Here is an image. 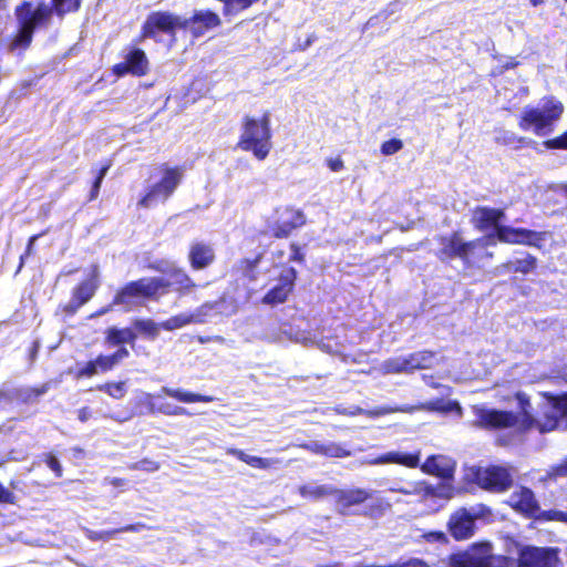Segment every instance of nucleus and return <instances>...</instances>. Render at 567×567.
<instances>
[{
	"label": "nucleus",
	"mask_w": 567,
	"mask_h": 567,
	"mask_svg": "<svg viewBox=\"0 0 567 567\" xmlns=\"http://www.w3.org/2000/svg\"><path fill=\"white\" fill-rule=\"evenodd\" d=\"M18 29L11 39L9 50L11 52L27 51L33 41L38 30L47 29L52 20V9L41 2L34 4L32 1L23 0L14 8Z\"/></svg>",
	"instance_id": "1"
},
{
	"label": "nucleus",
	"mask_w": 567,
	"mask_h": 567,
	"mask_svg": "<svg viewBox=\"0 0 567 567\" xmlns=\"http://www.w3.org/2000/svg\"><path fill=\"white\" fill-rule=\"evenodd\" d=\"M565 112L564 103L555 95H545L539 104L526 105L517 116V125L523 132L545 136L554 132L556 123Z\"/></svg>",
	"instance_id": "2"
},
{
	"label": "nucleus",
	"mask_w": 567,
	"mask_h": 567,
	"mask_svg": "<svg viewBox=\"0 0 567 567\" xmlns=\"http://www.w3.org/2000/svg\"><path fill=\"white\" fill-rule=\"evenodd\" d=\"M105 343L109 347H117V349L109 354L100 353L95 359L78 364L73 372L76 380L91 379L100 373H107L130 357L128 349L124 347L126 344L125 328H107L105 330Z\"/></svg>",
	"instance_id": "3"
},
{
	"label": "nucleus",
	"mask_w": 567,
	"mask_h": 567,
	"mask_svg": "<svg viewBox=\"0 0 567 567\" xmlns=\"http://www.w3.org/2000/svg\"><path fill=\"white\" fill-rule=\"evenodd\" d=\"M236 147L249 152L258 161H264L272 148L270 112L265 111L259 118L245 115L241 120V133Z\"/></svg>",
	"instance_id": "4"
},
{
	"label": "nucleus",
	"mask_w": 567,
	"mask_h": 567,
	"mask_svg": "<svg viewBox=\"0 0 567 567\" xmlns=\"http://www.w3.org/2000/svg\"><path fill=\"white\" fill-rule=\"evenodd\" d=\"M373 492L360 487L354 488H333V496L339 513L347 515L350 507L368 503L361 511V515L368 518L377 519L382 517L392 507L391 502L384 497L373 498Z\"/></svg>",
	"instance_id": "5"
},
{
	"label": "nucleus",
	"mask_w": 567,
	"mask_h": 567,
	"mask_svg": "<svg viewBox=\"0 0 567 567\" xmlns=\"http://www.w3.org/2000/svg\"><path fill=\"white\" fill-rule=\"evenodd\" d=\"M166 287L163 277H142L121 286L114 293V303H118L122 310L130 311L141 301H158L161 290Z\"/></svg>",
	"instance_id": "6"
},
{
	"label": "nucleus",
	"mask_w": 567,
	"mask_h": 567,
	"mask_svg": "<svg viewBox=\"0 0 567 567\" xmlns=\"http://www.w3.org/2000/svg\"><path fill=\"white\" fill-rule=\"evenodd\" d=\"M509 507L527 519L539 523L559 522L567 524V511L542 509L532 488L520 485L515 489L507 502Z\"/></svg>",
	"instance_id": "7"
},
{
	"label": "nucleus",
	"mask_w": 567,
	"mask_h": 567,
	"mask_svg": "<svg viewBox=\"0 0 567 567\" xmlns=\"http://www.w3.org/2000/svg\"><path fill=\"white\" fill-rule=\"evenodd\" d=\"M511 559L504 555H493L488 542L475 543L465 550L451 553L446 557L447 567H508Z\"/></svg>",
	"instance_id": "8"
},
{
	"label": "nucleus",
	"mask_w": 567,
	"mask_h": 567,
	"mask_svg": "<svg viewBox=\"0 0 567 567\" xmlns=\"http://www.w3.org/2000/svg\"><path fill=\"white\" fill-rule=\"evenodd\" d=\"M437 243L441 247L435 252V256L440 261L449 262L454 259H460L465 267L473 265L475 250L478 247L485 246L483 238L464 240L458 230L447 236H440Z\"/></svg>",
	"instance_id": "9"
},
{
	"label": "nucleus",
	"mask_w": 567,
	"mask_h": 567,
	"mask_svg": "<svg viewBox=\"0 0 567 567\" xmlns=\"http://www.w3.org/2000/svg\"><path fill=\"white\" fill-rule=\"evenodd\" d=\"M162 177L153 184L140 198L137 205L143 208L151 207L156 200L166 202L176 190L184 176L183 166H168L162 164L159 167Z\"/></svg>",
	"instance_id": "10"
},
{
	"label": "nucleus",
	"mask_w": 567,
	"mask_h": 567,
	"mask_svg": "<svg viewBox=\"0 0 567 567\" xmlns=\"http://www.w3.org/2000/svg\"><path fill=\"white\" fill-rule=\"evenodd\" d=\"M179 29H182V18L177 14L164 10L152 11L147 14L134 42L141 43L146 39L157 41L159 33L175 39L176 32Z\"/></svg>",
	"instance_id": "11"
},
{
	"label": "nucleus",
	"mask_w": 567,
	"mask_h": 567,
	"mask_svg": "<svg viewBox=\"0 0 567 567\" xmlns=\"http://www.w3.org/2000/svg\"><path fill=\"white\" fill-rule=\"evenodd\" d=\"M517 567H558L560 565V549L558 547H539L534 545H519Z\"/></svg>",
	"instance_id": "12"
},
{
	"label": "nucleus",
	"mask_w": 567,
	"mask_h": 567,
	"mask_svg": "<svg viewBox=\"0 0 567 567\" xmlns=\"http://www.w3.org/2000/svg\"><path fill=\"white\" fill-rule=\"evenodd\" d=\"M100 287V280L96 268L84 280L78 282L71 290V299L59 305L56 312L64 317H73L84 305H86L96 293Z\"/></svg>",
	"instance_id": "13"
},
{
	"label": "nucleus",
	"mask_w": 567,
	"mask_h": 567,
	"mask_svg": "<svg viewBox=\"0 0 567 567\" xmlns=\"http://www.w3.org/2000/svg\"><path fill=\"white\" fill-rule=\"evenodd\" d=\"M137 44L138 43L133 41V44L126 48L123 60L114 64L111 69L113 75L117 78L125 75L143 78L150 73L151 63L148 56Z\"/></svg>",
	"instance_id": "14"
},
{
	"label": "nucleus",
	"mask_w": 567,
	"mask_h": 567,
	"mask_svg": "<svg viewBox=\"0 0 567 567\" xmlns=\"http://www.w3.org/2000/svg\"><path fill=\"white\" fill-rule=\"evenodd\" d=\"M491 514V508L484 504L478 505L475 514H471L464 507L457 508L450 515L447 530L455 540L468 539L475 533V519Z\"/></svg>",
	"instance_id": "15"
},
{
	"label": "nucleus",
	"mask_w": 567,
	"mask_h": 567,
	"mask_svg": "<svg viewBox=\"0 0 567 567\" xmlns=\"http://www.w3.org/2000/svg\"><path fill=\"white\" fill-rule=\"evenodd\" d=\"M22 434L24 431L12 419L0 424V467L8 462L24 458L23 444L19 442Z\"/></svg>",
	"instance_id": "16"
},
{
	"label": "nucleus",
	"mask_w": 567,
	"mask_h": 567,
	"mask_svg": "<svg viewBox=\"0 0 567 567\" xmlns=\"http://www.w3.org/2000/svg\"><path fill=\"white\" fill-rule=\"evenodd\" d=\"M278 218L268 225L270 235L276 239H287L295 230L306 225L305 213L293 206H285L276 209Z\"/></svg>",
	"instance_id": "17"
},
{
	"label": "nucleus",
	"mask_w": 567,
	"mask_h": 567,
	"mask_svg": "<svg viewBox=\"0 0 567 567\" xmlns=\"http://www.w3.org/2000/svg\"><path fill=\"white\" fill-rule=\"evenodd\" d=\"M162 395H166L173 398L183 403H209L214 401V398L210 395H204L199 393H193L179 388H168L163 386L158 393H145L141 400L140 404L145 409L148 414H156V404L157 401L162 399Z\"/></svg>",
	"instance_id": "18"
},
{
	"label": "nucleus",
	"mask_w": 567,
	"mask_h": 567,
	"mask_svg": "<svg viewBox=\"0 0 567 567\" xmlns=\"http://www.w3.org/2000/svg\"><path fill=\"white\" fill-rule=\"evenodd\" d=\"M475 478L481 488L491 493H504L514 484L511 471L502 465H489L478 470Z\"/></svg>",
	"instance_id": "19"
},
{
	"label": "nucleus",
	"mask_w": 567,
	"mask_h": 567,
	"mask_svg": "<svg viewBox=\"0 0 567 567\" xmlns=\"http://www.w3.org/2000/svg\"><path fill=\"white\" fill-rule=\"evenodd\" d=\"M475 417V426L487 431L509 429L518 423L517 414L497 409L477 408Z\"/></svg>",
	"instance_id": "20"
},
{
	"label": "nucleus",
	"mask_w": 567,
	"mask_h": 567,
	"mask_svg": "<svg viewBox=\"0 0 567 567\" xmlns=\"http://www.w3.org/2000/svg\"><path fill=\"white\" fill-rule=\"evenodd\" d=\"M547 236V231H536L523 227L506 226L497 229V240L509 245L542 248Z\"/></svg>",
	"instance_id": "21"
},
{
	"label": "nucleus",
	"mask_w": 567,
	"mask_h": 567,
	"mask_svg": "<svg viewBox=\"0 0 567 567\" xmlns=\"http://www.w3.org/2000/svg\"><path fill=\"white\" fill-rule=\"evenodd\" d=\"M298 272L293 267H287L278 277V282L261 298V302L268 306L285 303L295 290Z\"/></svg>",
	"instance_id": "22"
},
{
	"label": "nucleus",
	"mask_w": 567,
	"mask_h": 567,
	"mask_svg": "<svg viewBox=\"0 0 567 567\" xmlns=\"http://www.w3.org/2000/svg\"><path fill=\"white\" fill-rule=\"evenodd\" d=\"M221 24L219 16L212 10L195 11L189 18L182 19V30L189 29L194 38H200L208 30Z\"/></svg>",
	"instance_id": "23"
},
{
	"label": "nucleus",
	"mask_w": 567,
	"mask_h": 567,
	"mask_svg": "<svg viewBox=\"0 0 567 567\" xmlns=\"http://www.w3.org/2000/svg\"><path fill=\"white\" fill-rule=\"evenodd\" d=\"M504 218L505 210L503 208L477 206L473 210L471 223L481 231L494 228L495 236L497 237V229L499 227H506V225H502Z\"/></svg>",
	"instance_id": "24"
},
{
	"label": "nucleus",
	"mask_w": 567,
	"mask_h": 567,
	"mask_svg": "<svg viewBox=\"0 0 567 567\" xmlns=\"http://www.w3.org/2000/svg\"><path fill=\"white\" fill-rule=\"evenodd\" d=\"M187 259L194 271L204 270L216 261V252L209 243L195 240L188 247Z\"/></svg>",
	"instance_id": "25"
},
{
	"label": "nucleus",
	"mask_w": 567,
	"mask_h": 567,
	"mask_svg": "<svg viewBox=\"0 0 567 567\" xmlns=\"http://www.w3.org/2000/svg\"><path fill=\"white\" fill-rule=\"evenodd\" d=\"M420 468L427 475L447 481L454 477L455 463L445 455L433 454L425 458Z\"/></svg>",
	"instance_id": "26"
},
{
	"label": "nucleus",
	"mask_w": 567,
	"mask_h": 567,
	"mask_svg": "<svg viewBox=\"0 0 567 567\" xmlns=\"http://www.w3.org/2000/svg\"><path fill=\"white\" fill-rule=\"evenodd\" d=\"M168 275L171 280L164 278L167 287L164 290H161V297L167 295L171 291H175L176 293L184 296L197 287L192 277L183 268H172Z\"/></svg>",
	"instance_id": "27"
},
{
	"label": "nucleus",
	"mask_w": 567,
	"mask_h": 567,
	"mask_svg": "<svg viewBox=\"0 0 567 567\" xmlns=\"http://www.w3.org/2000/svg\"><path fill=\"white\" fill-rule=\"evenodd\" d=\"M538 259L529 254L525 252L523 258L514 260H507L497 267V270L502 274H522L528 275L537 269Z\"/></svg>",
	"instance_id": "28"
},
{
	"label": "nucleus",
	"mask_w": 567,
	"mask_h": 567,
	"mask_svg": "<svg viewBox=\"0 0 567 567\" xmlns=\"http://www.w3.org/2000/svg\"><path fill=\"white\" fill-rule=\"evenodd\" d=\"M421 452L414 453H401V452H388L378 458L379 463H392L405 466L408 468H416L420 464Z\"/></svg>",
	"instance_id": "29"
},
{
	"label": "nucleus",
	"mask_w": 567,
	"mask_h": 567,
	"mask_svg": "<svg viewBox=\"0 0 567 567\" xmlns=\"http://www.w3.org/2000/svg\"><path fill=\"white\" fill-rule=\"evenodd\" d=\"M146 528L147 526L144 523L137 522L110 530H89L86 536L92 542H107L118 533H138Z\"/></svg>",
	"instance_id": "30"
},
{
	"label": "nucleus",
	"mask_w": 567,
	"mask_h": 567,
	"mask_svg": "<svg viewBox=\"0 0 567 567\" xmlns=\"http://www.w3.org/2000/svg\"><path fill=\"white\" fill-rule=\"evenodd\" d=\"M228 453L230 455L235 456L237 460H239L255 468L267 470L277 463L276 460L249 455V454L245 453L243 450H238V449H230L228 451Z\"/></svg>",
	"instance_id": "31"
},
{
	"label": "nucleus",
	"mask_w": 567,
	"mask_h": 567,
	"mask_svg": "<svg viewBox=\"0 0 567 567\" xmlns=\"http://www.w3.org/2000/svg\"><path fill=\"white\" fill-rule=\"evenodd\" d=\"M49 384L44 383L39 386L21 388L14 391V398L23 404L35 403L39 398L49 391Z\"/></svg>",
	"instance_id": "32"
},
{
	"label": "nucleus",
	"mask_w": 567,
	"mask_h": 567,
	"mask_svg": "<svg viewBox=\"0 0 567 567\" xmlns=\"http://www.w3.org/2000/svg\"><path fill=\"white\" fill-rule=\"evenodd\" d=\"M81 6L82 0H51L49 9H52V16L64 18L66 14L78 12Z\"/></svg>",
	"instance_id": "33"
},
{
	"label": "nucleus",
	"mask_w": 567,
	"mask_h": 567,
	"mask_svg": "<svg viewBox=\"0 0 567 567\" xmlns=\"http://www.w3.org/2000/svg\"><path fill=\"white\" fill-rule=\"evenodd\" d=\"M262 252H258L254 258H243L238 262V271L248 280L257 278V268L262 260Z\"/></svg>",
	"instance_id": "34"
},
{
	"label": "nucleus",
	"mask_w": 567,
	"mask_h": 567,
	"mask_svg": "<svg viewBox=\"0 0 567 567\" xmlns=\"http://www.w3.org/2000/svg\"><path fill=\"white\" fill-rule=\"evenodd\" d=\"M315 452L327 456V457H348L350 456L351 452L346 446L339 444V443H328V444H320L315 447Z\"/></svg>",
	"instance_id": "35"
},
{
	"label": "nucleus",
	"mask_w": 567,
	"mask_h": 567,
	"mask_svg": "<svg viewBox=\"0 0 567 567\" xmlns=\"http://www.w3.org/2000/svg\"><path fill=\"white\" fill-rule=\"evenodd\" d=\"M196 316L193 313H178L161 322V328L167 331L183 328L189 323L196 322Z\"/></svg>",
	"instance_id": "36"
},
{
	"label": "nucleus",
	"mask_w": 567,
	"mask_h": 567,
	"mask_svg": "<svg viewBox=\"0 0 567 567\" xmlns=\"http://www.w3.org/2000/svg\"><path fill=\"white\" fill-rule=\"evenodd\" d=\"M333 488L327 485H302L299 487V494L307 499L317 501L329 495H333Z\"/></svg>",
	"instance_id": "37"
},
{
	"label": "nucleus",
	"mask_w": 567,
	"mask_h": 567,
	"mask_svg": "<svg viewBox=\"0 0 567 567\" xmlns=\"http://www.w3.org/2000/svg\"><path fill=\"white\" fill-rule=\"evenodd\" d=\"M133 328L146 338L154 340L159 333L161 323H156L152 319H135L133 321Z\"/></svg>",
	"instance_id": "38"
},
{
	"label": "nucleus",
	"mask_w": 567,
	"mask_h": 567,
	"mask_svg": "<svg viewBox=\"0 0 567 567\" xmlns=\"http://www.w3.org/2000/svg\"><path fill=\"white\" fill-rule=\"evenodd\" d=\"M259 0H225L223 4V14L225 17H234L249 9Z\"/></svg>",
	"instance_id": "39"
},
{
	"label": "nucleus",
	"mask_w": 567,
	"mask_h": 567,
	"mask_svg": "<svg viewBox=\"0 0 567 567\" xmlns=\"http://www.w3.org/2000/svg\"><path fill=\"white\" fill-rule=\"evenodd\" d=\"M97 390L116 400L124 398L126 394V385L124 381L106 382L97 385Z\"/></svg>",
	"instance_id": "40"
},
{
	"label": "nucleus",
	"mask_w": 567,
	"mask_h": 567,
	"mask_svg": "<svg viewBox=\"0 0 567 567\" xmlns=\"http://www.w3.org/2000/svg\"><path fill=\"white\" fill-rule=\"evenodd\" d=\"M156 414H164L167 416H177V415H189V412L183 408L173 405L163 400V398L157 401L156 404Z\"/></svg>",
	"instance_id": "41"
},
{
	"label": "nucleus",
	"mask_w": 567,
	"mask_h": 567,
	"mask_svg": "<svg viewBox=\"0 0 567 567\" xmlns=\"http://www.w3.org/2000/svg\"><path fill=\"white\" fill-rule=\"evenodd\" d=\"M543 146L548 151L567 152V130L553 138L545 140Z\"/></svg>",
	"instance_id": "42"
},
{
	"label": "nucleus",
	"mask_w": 567,
	"mask_h": 567,
	"mask_svg": "<svg viewBox=\"0 0 567 567\" xmlns=\"http://www.w3.org/2000/svg\"><path fill=\"white\" fill-rule=\"evenodd\" d=\"M550 405L561 420L567 421V392L551 396Z\"/></svg>",
	"instance_id": "43"
},
{
	"label": "nucleus",
	"mask_w": 567,
	"mask_h": 567,
	"mask_svg": "<svg viewBox=\"0 0 567 567\" xmlns=\"http://www.w3.org/2000/svg\"><path fill=\"white\" fill-rule=\"evenodd\" d=\"M159 467L161 464L157 461L150 458H142L127 465V468L131 471H143L148 473L156 472L159 470Z\"/></svg>",
	"instance_id": "44"
},
{
	"label": "nucleus",
	"mask_w": 567,
	"mask_h": 567,
	"mask_svg": "<svg viewBox=\"0 0 567 567\" xmlns=\"http://www.w3.org/2000/svg\"><path fill=\"white\" fill-rule=\"evenodd\" d=\"M524 403L529 405L528 400L522 401V406H524ZM518 429L523 432L528 431L533 427L538 426L537 421L523 408L522 415L518 416V423L516 424Z\"/></svg>",
	"instance_id": "45"
},
{
	"label": "nucleus",
	"mask_w": 567,
	"mask_h": 567,
	"mask_svg": "<svg viewBox=\"0 0 567 567\" xmlns=\"http://www.w3.org/2000/svg\"><path fill=\"white\" fill-rule=\"evenodd\" d=\"M402 148L403 142L400 138H390L384 141L380 146L381 153L385 156L393 155L400 152Z\"/></svg>",
	"instance_id": "46"
},
{
	"label": "nucleus",
	"mask_w": 567,
	"mask_h": 567,
	"mask_svg": "<svg viewBox=\"0 0 567 567\" xmlns=\"http://www.w3.org/2000/svg\"><path fill=\"white\" fill-rule=\"evenodd\" d=\"M47 234V230H43L39 234H35V235H32L29 239H28V244H27V247H25V251L23 255L20 256V261H19V265H18V268H17V271L16 274H19L22 269V267L24 266V259L25 257L32 255L33 252V245L34 243L41 238L42 236H44Z\"/></svg>",
	"instance_id": "47"
},
{
	"label": "nucleus",
	"mask_w": 567,
	"mask_h": 567,
	"mask_svg": "<svg viewBox=\"0 0 567 567\" xmlns=\"http://www.w3.org/2000/svg\"><path fill=\"white\" fill-rule=\"evenodd\" d=\"M289 248L291 251V254L289 256V261L305 265L306 264V254L303 251L302 246H300L298 243L292 241L289 244Z\"/></svg>",
	"instance_id": "48"
},
{
	"label": "nucleus",
	"mask_w": 567,
	"mask_h": 567,
	"mask_svg": "<svg viewBox=\"0 0 567 567\" xmlns=\"http://www.w3.org/2000/svg\"><path fill=\"white\" fill-rule=\"evenodd\" d=\"M44 462L47 464V466L53 471L54 475L56 477H61L62 474H63V468L59 462V460L52 454V453H47L44 455Z\"/></svg>",
	"instance_id": "49"
},
{
	"label": "nucleus",
	"mask_w": 567,
	"mask_h": 567,
	"mask_svg": "<svg viewBox=\"0 0 567 567\" xmlns=\"http://www.w3.org/2000/svg\"><path fill=\"white\" fill-rule=\"evenodd\" d=\"M413 358H414V354L411 355L410 360H404L402 363H398V362H394V361H389L386 363V365H385L388 372L401 373V372L405 371L409 367H413L412 363H411V360Z\"/></svg>",
	"instance_id": "50"
},
{
	"label": "nucleus",
	"mask_w": 567,
	"mask_h": 567,
	"mask_svg": "<svg viewBox=\"0 0 567 567\" xmlns=\"http://www.w3.org/2000/svg\"><path fill=\"white\" fill-rule=\"evenodd\" d=\"M115 307H120V305L118 303H114V297H113L110 303H107V305L99 308L94 312H92L89 316V319H94V318H97V317H102V316L109 313L110 311H112Z\"/></svg>",
	"instance_id": "51"
},
{
	"label": "nucleus",
	"mask_w": 567,
	"mask_h": 567,
	"mask_svg": "<svg viewBox=\"0 0 567 567\" xmlns=\"http://www.w3.org/2000/svg\"><path fill=\"white\" fill-rule=\"evenodd\" d=\"M0 503H4V504H14L16 503V496L14 494L6 488L1 483H0Z\"/></svg>",
	"instance_id": "52"
},
{
	"label": "nucleus",
	"mask_w": 567,
	"mask_h": 567,
	"mask_svg": "<svg viewBox=\"0 0 567 567\" xmlns=\"http://www.w3.org/2000/svg\"><path fill=\"white\" fill-rule=\"evenodd\" d=\"M326 163H327V166L332 172H340V171H342L344 168V163H343V161L340 157L328 158Z\"/></svg>",
	"instance_id": "53"
},
{
	"label": "nucleus",
	"mask_w": 567,
	"mask_h": 567,
	"mask_svg": "<svg viewBox=\"0 0 567 567\" xmlns=\"http://www.w3.org/2000/svg\"><path fill=\"white\" fill-rule=\"evenodd\" d=\"M102 179L95 177L93 183H92V187H91V190H90V195H89V200H94L97 198L99 196V193H100V188H101V185H102Z\"/></svg>",
	"instance_id": "54"
},
{
	"label": "nucleus",
	"mask_w": 567,
	"mask_h": 567,
	"mask_svg": "<svg viewBox=\"0 0 567 567\" xmlns=\"http://www.w3.org/2000/svg\"><path fill=\"white\" fill-rule=\"evenodd\" d=\"M553 476H567V458L551 468Z\"/></svg>",
	"instance_id": "55"
},
{
	"label": "nucleus",
	"mask_w": 567,
	"mask_h": 567,
	"mask_svg": "<svg viewBox=\"0 0 567 567\" xmlns=\"http://www.w3.org/2000/svg\"><path fill=\"white\" fill-rule=\"evenodd\" d=\"M125 338H126V344L134 347L135 341L137 339V333L134 331L133 327L125 328Z\"/></svg>",
	"instance_id": "56"
},
{
	"label": "nucleus",
	"mask_w": 567,
	"mask_h": 567,
	"mask_svg": "<svg viewBox=\"0 0 567 567\" xmlns=\"http://www.w3.org/2000/svg\"><path fill=\"white\" fill-rule=\"evenodd\" d=\"M425 538L427 540H435V542H440V543H445L446 542V536L443 532H432V533H429L425 535Z\"/></svg>",
	"instance_id": "57"
},
{
	"label": "nucleus",
	"mask_w": 567,
	"mask_h": 567,
	"mask_svg": "<svg viewBox=\"0 0 567 567\" xmlns=\"http://www.w3.org/2000/svg\"><path fill=\"white\" fill-rule=\"evenodd\" d=\"M92 416V412L87 406H83L78 411V419L84 423L87 422Z\"/></svg>",
	"instance_id": "58"
},
{
	"label": "nucleus",
	"mask_w": 567,
	"mask_h": 567,
	"mask_svg": "<svg viewBox=\"0 0 567 567\" xmlns=\"http://www.w3.org/2000/svg\"><path fill=\"white\" fill-rule=\"evenodd\" d=\"M512 142H516L517 147H522V146L528 145L530 141H528L524 136H515V135H512L511 137H508L507 141H505V143H512Z\"/></svg>",
	"instance_id": "59"
},
{
	"label": "nucleus",
	"mask_w": 567,
	"mask_h": 567,
	"mask_svg": "<svg viewBox=\"0 0 567 567\" xmlns=\"http://www.w3.org/2000/svg\"><path fill=\"white\" fill-rule=\"evenodd\" d=\"M112 166V163L110 161L105 162L102 167L99 169L97 174L95 177L100 178L103 181V178L105 177L107 171L111 168Z\"/></svg>",
	"instance_id": "60"
},
{
	"label": "nucleus",
	"mask_w": 567,
	"mask_h": 567,
	"mask_svg": "<svg viewBox=\"0 0 567 567\" xmlns=\"http://www.w3.org/2000/svg\"><path fill=\"white\" fill-rule=\"evenodd\" d=\"M111 484L115 487L123 486L124 484H126V480L122 477H114L112 478Z\"/></svg>",
	"instance_id": "61"
},
{
	"label": "nucleus",
	"mask_w": 567,
	"mask_h": 567,
	"mask_svg": "<svg viewBox=\"0 0 567 567\" xmlns=\"http://www.w3.org/2000/svg\"><path fill=\"white\" fill-rule=\"evenodd\" d=\"M533 7H538L545 2V0H529Z\"/></svg>",
	"instance_id": "62"
},
{
	"label": "nucleus",
	"mask_w": 567,
	"mask_h": 567,
	"mask_svg": "<svg viewBox=\"0 0 567 567\" xmlns=\"http://www.w3.org/2000/svg\"><path fill=\"white\" fill-rule=\"evenodd\" d=\"M560 192L565 197H567V183L560 185Z\"/></svg>",
	"instance_id": "63"
},
{
	"label": "nucleus",
	"mask_w": 567,
	"mask_h": 567,
	"mask_svg": "<svg viewBox=\"0 0 567 567\" xmlns=\"http://www.w3.org/2000/svg\"><path fill=\"white\" fill-rule=\"evenodd\" d=\"M8 399V394L4 391H0V403Z\"/></svg>",
	"instance_id": "64"
}]
</instances>
